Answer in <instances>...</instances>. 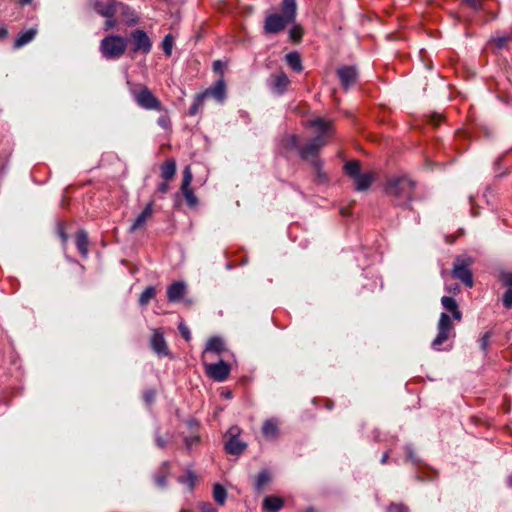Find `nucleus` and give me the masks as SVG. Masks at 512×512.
Masks as SVG:
<instances>
[{"label":"nucleus","mask_w":512,"mask_h":512,"mask_svg":"<svg viewBox=\"0 0 512 512\" xmlns=\"http://www.w3.org/2000/svg\"><path fill=\"white\" fill-rule=\"evenodd\" d=\"M308 126L315 129L316 136L300 149L303 159L315 158L322 147L327 144L328 138L333 134V122L321 117L307 122Z\"/></svg>","instance_id":"nucleus-1"},{"label":"nucleus","mask_w":512,"mask_h":512,"mask_svg":"<svg viewBox=\"0 0 512 512\" xmlns=\"http://www.w3.org/2000/svg\"><path fill=\"white\" fill-rule=\"evenodd\" d=\"M296 8V0H283L282 15H268L264 24L265 32L275 34L282 31L288 24L293 23L296 17Z\"/></svg>","instance_id":"nucleus-2"},{"label":"nucleus","mask_w":512,"mask_h":512,"mask_svg":"<svg viewBox=\"0 0 512 512\" xmlns=\"http://www.w3.org/2000/svg\"><path fill=\"white\" fill-rule=\"evenodd\" d=\"M415 183L407 177L390 178L385 185V192L393 197L398 205L412 200Z\"/></svg>","instance_id":"nucleus-3"},{"label":"nucleus","mask_w":512,"mask_h":512,"mask_svg":"<svg viewBox=\"0 0 512 512\" xmlns=\"http://www.w3.org/2000/svg\"><path fill=\"white\" fill-rule=\"evenodd\" d=\"M345 173L354 180L357 191H366L375 180V174L371 171L361 173L360 162L357 160L348 161L344 165Z\"/></svg>","instance_id":"nucleus-4"},{"label":"nucleus","mask_w":512,"mask_h":512,"mask_svg":"<svg viewBox=\"0 0 512 512\" xmlns=\"http://www.w3.org/2000/svg\"><path fill=\"white\" fill-rule=\"evenodd\" d=\"M127 39L118 35H110L101 40L100 51L107 59H118L126 51Z\"/></svg>","instance_id":"nucleus-5"},{"label":"nucleus","mask_w":512,"mask_h":512,"mask_svg":"<svg viewBox=\"0 0 512 512\" xmlns=\"http://www.w3.org/2000/svg\"><path fill=\"white\" fill-rule=\"evenodd\" d=\"M131 94L137 105L145 110H165L160 100L147 86L141 85L138 89L131 90Z\"/></svg>","instance_id":"nucleus-6"},{"label":"nucleus","mask_w":512,"mask_h":512,"mask_svg":"<svg viewBox=\"0 0 512 512\" xmlns=\"http://www.w3.org/2000/svg\"><path fill=\"white\" fill-rule=\"evenodd\" d=\"M472 263L473 260L470 257L458 256L454 261L451 272L453 278L460 280L464 285L470 288L474 284L473 276L469 268Z\"/></svg>","instance_id":"nucleus-7"},{"label":"nucleus","mask_w":512,"mask_h":512,"mask_svg":"<svg viewBox=\"0 0 512 512\" xmlns=\"http://www.w3.org/2000/svg\"><path fill=\"white\" fill-rule=\"evenodd\" d=\"M437 335L432 341V348L440 350L441 345L449 338L454 337V326L451 317L447 313H441L437 324Z\"/></svg>","instance_id":"nucleus-8"},{"label":"nucleus","mask_w":512,"mask_h":512,"mask_svg":"<svg viewBox=\"0 0 512 512\" xmlns=\"http://www.w3.org/2000/svg\"><path fill=\"white\" fill-rule=\"evenodd\" d=\"M240 433L241 430L238 426H232L229 428L227 432L228 439L225 443V450L227 453L240 455L246 450L247 444L239 439Z\"/></svg>","instance_id":"nucleus-9"},{"label":"nucleus","mask_w":512,"mask_h":512,"mask_svg":"<svg viewBox=\"0 0 512 512\" xmlns=\"http://www.w3.org/2000/svg\"><path fill=\"white\" fill-rule=\"evenodd\" d=\"M206 374L213 380L222 382L227 379L230 373V367L224 361L214 364H207L203 361Z\"/></svg>","instance_id":"nucleus-10"},{"label":"nucleus","mask_w":512,"mask_h":512,"mask_svg":"<svg viewBox=\"0 0 512 512\" xmlns=\"http://www.w3.org/2000/svg\"><path fill=\"white\" fill-rule=\"evenodd\" d=\"M133 41V51L148 54L152 48V42L147 33L143 30L136 29L131 33Z\"/></svg>","instance_id":"nucleus-11"},{"label":"nucleus","mask_w":512,"mask_h":512,"mask_svg":"<svg viewBox=\"0 0 512 512\" xmlns=\"http://www.w3.org/2000/svg\"><path fill=\"white\" fill-rule=\"evenodd\" d=\"M118 1L116 0H93L91 7L100 16L113 18L117 12Z\"/></svg>","instance_id":"nucleus-12"},{"label":"nucleus","mask_w":512,"mask_h":512,"mask_svg":"<svg viewBox=\"0 0 512 512\" xmlns=\"http://www.w3.org/2000/svg\"><path fill=\"white\" fill-rule=\"evenodd\" d=\"M150 345L152 350L159 357H167L170 355V351L168 349L166 340L164 338V334L160 329H153L152 335L150 338Z\"/></svg>","instance_id":"nucleus-13"},{"label":"nucleus","mask_w":512,"mask_h":512,"mask_svg":"<svg viewBox=\"0 0 512 512\" xmlns=\"http://www.w3.org/2000/svg\"><path fill=\"white\" fill-rule=\"evenodd\" d=\"M154 213L153 201L146 204L142 212L136 217L129 228L130 233H134L145 227L146 223L152 218Z\"/></svg>","instance_id":"nucleus-14"},{"label":"nucleus","mask_w":512,"mask_h":512,"mask_svg":"<svg viewBox=\"0 0 512 512\" xmlns=\"http://www.w3.org/2000/svg\"><path fill=\"white\" fill-rule=\"evenodd\" d=\"M201 97H204V99L213 97L218 102L222 103L226 98V85L224 80H217L213 86L201 93Z\"/></svg>","instance_id":"nucleus-15"},{"label":"nucleus","mask_w":512,"mask_h":512,"mask_svg":"<svg viewBox=\"0 0 512 512\" xmlns=\"http://www.w3.org/2000/svg\"><path fill=\"white\" fill-rule=\"evenodd\" d=\"M338 77L345 89H348L357 81V71L354 67L344 66L337 70Z\"/></svg>","instance_id":"nucleus-16"},{"label":"nucleus","mask_w":512,"mask_h":512,"mask_svg":"<svg viewBox=\"0 0 512 512\" xmlns=\"http://www.w3.org/2000/svg\"><path fill=\"white\" fill-rule=\"evenodd\" d=\"M289 83L287 75L281 71L273 74L270 78V87L278 94H282L287 89Z\"/></svg>","instance_id":"nucleus-17"},{"label":"nucleus","mask_w":512,"mask_h":512,"mask_svg":"<svg viewBox=\"0 0 512 512\" xmlns=\"http://www.w3.org/2000/svg\"><path fill=\"white\" fill-rule=\"evenodd\" d=\"M441 304L447 310L452 314V318L456 321L462 320V312L459 309V306L456 302V300L449 296H443L441 298Z\"/></svg>","instance_id":"nucleus-18"},{"label":"nucleus","mask_w":512,"mask_h":512,"mask_svg":"<svg viewBox=\"0 0 512 512\" xmlns=\"http://www.w3.org/2000/svg\"><path fill=\"white\" fill-rule=\"evenodd\" d=\"M186 292V286L182 282H175L167 289V298L170 302H177L181 300Z\"/></svg>","instance_id":"nucleus-19"},{"label":"nucleus","mask_w":512,"mask_h":512,"mask_svg":"<svg viewBox=\"0 0 512 512\" xmlns=\"http://www.w3.org/2000/svg\"><path fill=\"white\" fill-rule=\"evenodd\" d=\"M117 11H120L125 23L128 26L135 25L138 22V16L135 11L122 2H118Z\"/></svg>","instance_id":"nucleus-20"},{"label":"nucleus","mask_w":512,"mask_h":512,"mask_svg":"<svg viewBox=\"0 0 512 512\" xmlns=\"http://www.w3.org/2000/svg\"><path fill=\"white\" fill-rule=\"evenodd\" d=\"M36 34H37V30L35 28H30L26 31L19 33V35L15 39L14 48L18 49V48H21L22 46L28 44L29 42H31L34 39Z\"/></svg>","instance_id":"nucleus-21"},{"label":"nucleus","mask_w":512,"mask_h":512,"mask_svg":"<svg viewBox=\"0 0 512 512\" xmlns=\"http://www.w3.org/2000/svg\"><path fill=\"white\" fill-rule=\"evenodd\" d=\"M223 348H224L223 341L221 338H219V337L210 338L206 343V347H205V350L202 355V360L203 361L205 360L207 353H209V352L220 353L223 350Z\"/></svg>","instance_id":"nucleus-22"},{"label":"nucleus","mask_w":512,"mask_h":512,"mask_svg":"<svg viewBox=\"0 0 512 512\" xmlns=\"http://www.w3.org/2000/svg\"><path fill=\"white\" fill-rule=\"evenodd\" d=\"M262 433L264 437L274 439L278 436V423L274 419H268L263 423Z\"/></svg>","instance_id":"nucleus-23"},{"label":"nucleus","mask_w":512,"mask_h":512,"mask_svg":"<svg viewBox=\"0 0 512 512\" xmlns=\"http://www.w3.org/2000/svg\"><path fill=\"white\" fill-rule=\"evenodd\" d=\"M175 173H176L175 160L169 159L161 165V177L165 181H170L171 179H173Z\"/></svg>","instance_id":"nucleus-24"},{"label":"nucleus","mask_w":512,"mask_h":512,"mask_svg":"<svg viewBox=\"0 0 512 512\" xmlns=\"http://www.w3.org/2000/svg\"><path fill=\"white\" fill-rule=\"evenodd\" d=\"M76 246L83 257L88 254V236L83 230H80L76 234Z\"/></svg>","instance_id":"nucleus-25"},{"label":"nucleus","mask_w":512,"mask_h":512,"mask_svg":"<svg viewBox=\"0 0 512 512\" xmlns=\"http://www.w3.org/2000/svg\"><path fill=\"white\" fill-rule=\"evenodd\" d=\"M263 507L270 512H278L283 507V500L278 497L268 496L263 501Z\"/></svg>","instance_id":"nucleus-26"},{"label":"nucleus","mask_w":512,"mask_h":512,"mask_svg":"<svg viewBox=\"0 0 512 512\" xmlns=\"http://www.w3.org/2000/svg\"><path fill=\"white\" fill-rule=\"evenodd\" d=\"M287 64L296 72L302 71L301 57L297 52H290L286 55Z\"/></svg>","instance_id":"nucleus-27"},{"label":"nucleus","mask_w":512,"mask_h":512,"mask_svg":"<svg viewBox=\"0 0 512 512\" xmlns=\"http://www.w3.org/2000/svg\"><path fill=\"white\" fill-rule=\"evenodd\" d=\"M213 498L219 505H224L227 498L226 489L220 484H215L213 487Z\"/></svg>","instance_id":"nucleus-28"},{"label":"nucleus","mask_w":512,"mask_h":512,"mask_svg":"<svg viewBox=\"0 0 512 512\" xmlns=\"http://www.w3.org/2000/svg\"><path fill=\"white\" fill-rule=\"evenodd\" d=\"M156 295V290L154 287H147L139 297V304L142 306L147 305L151 299H153Z\"/></svg>","instance_id":"nucleus-29"},{"label":"nucleus","mask_w":512,"mask_h":512,"mask_svg":"<svg viewBox=\"0 0 512 512\" xmlns=\"http://www.w3.org/2000/svg\"><path fill=\"white\" fill-rule=\"evenodd\" d=\"M270 481V475L268 471H261L255 480V489L261 491L263 487Z\"/></svg>","instance_id":"nucleus-30"},{"label":"nucleus","mask_w":512,"mask_h":512,"mask_svg":"<svg viewBox=\"0 0 512 512\" xmlns=\"http://www.w3.org/2000/svg\"><path fill=\"white\" fill-rule=\"evenodd\" d=\"M173 46L174 37L172 34H167L162 41V49L167 57H170L172 55Z\"/></svg>","instance_id":"nucleus-31"},{"label":"nucleus","mask_w":512,"mask_h":512,"mask_svg":"<svg viewBox=\"0 0 512 512\" xmlns=\"http://www.w3.org/2000/svg\"><path fill=\"white\" fill-rule=\"evenodd\" d=\"M169 471V464L164 463L161 467V473L154 477V481L157 486L164 487L166 485V477Z\"/></svg>","instance_id":"nucleus-32"},{"label":"nucleus","mask_w":512,"mask_h":512,"mask_svg":"<svg viewBox=\"0 0 512 512\" xmlns=\"http://www.w3.org/2000/svg\"><path fill=\"white\" fill-rule=\"evenodd\" d=\"M179 481L185 485H187V487L192 490L195 486V483H196V476L191 472H187L184 476H181L179 478Z\"/></svg>","instance_id":"nucleus-33"},{"label":"nucleus","mask_w":512,"mask_h":512,"mask_svg":"<svg viewBox=\"0 0 512 512\" xmlns=\"http://www.w3.org/2000/svg\"><path fill=\"white\" fill-rule=\"evenodd\" d=\"M192 180H193L192 171H191L190 167L187 166V167H185V169L183 171V180H182L181 189L191 188L190 185H191Z\"/></svg>","instance_id":"nucleus-34"},{"label":"nucleus","mask_w":512,"mask_h":512,"mask_svg":"<svg viewBox=\"0 0 512 512\" xmlns=\"http://www.w3.org/2000/svg\"><path fill=\"white\" fill-rule=\"evenodd\" d=\"M290 39L294 42L301 40L303 36V29L300 25H294L289 31Z\"/></svg>","instance_id":"nucleus-35"},{"label":"nucleus","mask_w":512,"mask_h":512,"mask_svg":"<svg viewBox=\"0 0 512 512\" xmlns=\"http://www.w3.org/2000/svg\"><path fill=\"white\" fill-rule=\"evenodd\" d=\"M204 100H205L204 97H201V93L198 94L195 97V100H194L193 104L191 105V107L189 109V114L192 115V116L197 114L199 109L202 107V105L204 103Z\"/></svg>","instance_id":"nucleus-36"},{"label":"nucleus","mask_w":512,"mask_h":512,"mask_svg":"<svg viewBox=\"0 0 512 512\" xmlns=\"http://www.w3.org/2000/svg\"><path fill=\"white\" fill-rule=\"evenodd\" d=\"M164 111H165V114L161 115L158 118L157 123L165 131H170L171 130V120H170L169 115L167 114L166 109Z\"/></svg>","instance_id":"nucleus-37"},{"label":"nucleus","mask_w":512,"mask_h":512,"mask_svg":"<svg viewBox=\"0 0 512 512\" xmlns=\"http://www.w3.org/2000/svg\"><path fill=\"white\" fill-rule=\"evenodd\" d=\"M499 279L502 284L508 289H512V272L502 271L499 275Z\"/></svg>","instance_id":"nucleus-38"},{"label":"nucleus","mask_w":512,"mask_h":512,"mask_svg":"<svg viewBox=\"0 0 512 512\" xmlns=\"http://www.w3.org/2000/svg\"><path fill=\"white\" fill-rule=\"evenodd\" d=\"M185 199L187 200V203L190 206H194L197 203V198L193 193V190L191 188L181 189Z\"/></svg>","instance_id":"nucleus-39"},{"label":"nucleus","mask_w":512,"mask_h":512,"mask_svg":"<svg viewBox=\"0 0 512 512\" xmlns=\"http://www.w3.org/2000/svg\"><path fill=\"white\" fill-rule=\"evenodd\" d=\"M491 332H485L479 340L480 347L483 351H487L490 345Z\"/></svg>","instance_id":"nucleus-40"},{"label":"nucleus","mask_w":512,"mask_h":512,"mask_svg":"<svg viewBox=\"0 0 512 512\" xmlns=\"http://www.w3.org/2000/svg\"><path fill=\"white\" fill-rule=\"evenodd\" d=\"M387 512H408V508L402 503H391L387 508Z\"/></svg>","instance_id":"nucleus-41"},{"label":"nucleus","mask_w":512,"mask_h":512,"mask_svg":"<svg viewBox=\"0 0 512 512\" xmlns=\"http://www.w3.org/2000/svg\"><path fill=\"white\" fill-rule=\"evenodd\" d=\"M178 329L181 333V335L183 336V338L186 340V341H190L191 340V333H190V330L189 328L184 324V323H180L179 326H178Z\"/></svg>","instance_id":"nucleus-42"},{"label":"nucleus","mask_w":512,"mask_h":512,"mask_svg":"<svg viewBox=\"0 0 512 512\" xmlns=\"http://www.w3.org/2000/svg\"><path fill=\"white\" fill-rule=\"evenodd\" d=\"M503 305L506 308L512 307V289H508L503 295Z\"/></svg>","instance_id":"nucleus-43"},{"label":"nucleus","mask_w":512,"mask_h":512,"mask_svg":"<svg viewBox=\"0 0 512 512\" xmlns=\"http://www.w3.org/2000/svg\"><path fill=\"white\" fill-rule=\"evenodd\" d=\"M199 509L201 512H217L213 505L208 502L199 503Z\"/></svg>","instance_id":"nucleus-44"},{"label":"nucleus","mask_w":512,"mask_h":512,"mask_svg":"<svg viewBox=\"0 0 512 512\" xmlns=\"http://www.w3.org/2000/svg\"><path fill=\"white\" fill-rule=\"evenodd\" d=\"M463 2L469 7L478 10L482 7L483 0H463Z\"/></svg>","instance_id":"nucleus-45"},{"label":"nucleus","mask_w":512,"mask_h":512,"mask_svg":"<svg viewBox=\"0 0 512 512\" xmlns=\"http://www.w3.org/2000/svg\"><path fill=\"white\" fill-rule=\"evenodd\" d=\"M509 39L510 38L508 36H501V37H496L494 39V42H495L497 47L502 48V47H504L507 44Z\"/></svg>","instance_id":"nucleus-46"},{"label":"nucleus","mask_w":512,"mask_h":512,"mask_svg":"<svg viewBox=\"0 0 512 512\" xmlns=\"http://www.w3.org/2000/svg\"><path fill=\"white\" fill-rule=\"evenodd\" d=\"M155 398V391L148 390L144 393V400L147 404H151Z\"/></svg>","instance_id":"nucleus-47"},{"label":"nucleus","mask_w":512,"mask_h":512,"mask_svg":"<svg viewBox=\"0 0 512 512\" xmlns=\"http://www.w3.org/2000/svg\"><path fill=\"white\" fill-rule=\"evenodd\" d=\"M116 25V21L113 18H107V20L104 23V29L106 31L112 29Z\"/></svg>","instance_id":"nucleus-48"},{"label":"nucleus","mask_w":512,"mask_h":512,"mask_svg":"<svg viewBox=\"0 0 512 512\" xmlns=\"http://www.w3.org/2000/svg\"><path fill=\"white\" fill-rule=\"evenodd\" d=\"M168 189H169L168 181H165L158 186V191L163 194L167 193Z\"/></svg>","instance_id":"nucleus-49"},{"label":"nucleus","mask_w":512,"mask_h":512,"mask_svg":"<svg viewBox=\"0 0 512 512\" xmlns=\"http://www.w3.org/2000/svg\"><path fill=\"white\" fill-rule=\"evenodd\" d=\"M431 121L434 125H438L442 121V116L440 114H433L431 117Z\"/></svg>","instance_id":"nucleus-50"},{"label":"nucleus","mask_w":512,"mask_h":512,"mask_svg":"<svg viewBox=\"0 0 512 512\" xmlns=\"http://www.w3.org/2000/svg\"><path fill=\"white\" fill-rule=\"evenodd\" d=\"M213 70L218 73H222V63L221 61L217 60L213 63Z\"/></svg>","instance_id":"nucleus-51"},{"label":"nucleus","mask_w":512,"mask_h":512,"mask_svg":"<svg viewBox=\"0 0 512 512\" xmlns=\"http://www.w3.org/2000/svg\"><path fill=\"white\" fill-rule=\"evenodd\" d=\"M8 35V29L6 26L2 25L0 26V39L6 38Z\"/></svg>","instance_id":"nucleus-52"},{"label":"nucleus","mask_w":512,"mask_h":512,"mask_svg":"<svg viewBox=\"0 0 512 512\" xmlns=\"http://www.w3.org/2000/svg\"><path fill=\"white\" fill-rule=\"evenodd\" d=\"M156 444H157L160 448H164V447H165L166 442H165V440H164L162 437L158 436V437H156Z\"/></svg>","instance_id":"nucleus-53"},{"label":"nucleus","mask_w":512,"mask_h":512,"mask_svg":"<svg viewBox=\"0 0 512 512\" xmlns=\"http://www.w3.org/2000/svg\"><path fill=\"white\" fill-rule=\"evenodd\" d=\"M59 235H60V237H61V239H62L63 243H66L67 238H68V237H67V235H66V233H65L63 230H61V231L59 232Z\"/></svg>","instance_id":"nucleus-54"},{"label":"nucleus","mask_w":512,"mask_h":512,"mask_svg":"<svg viewBox=\"0 0 512 512\" xmlns=\"http://www.w3.org/2000/svg\"><path fill=\"white\" fill-rule=\"evenodd\" d=\"M388 458H389V454L386 452L382 455V458H381V463L382 464H386L387 461H388Z\"/></svg>","instance_id":"nucleus-55"},{"label":"nucleus","mask_w":512,"mask_h":512,"mask_svg":"<svg viewBox=\"0 0 512 512\" xmlns=\"http://www.w3.org/2000/svg\"><path fill=\"white\" fill-rule=\"evenodd\" d=\"M32 1H33V0H20V3H21L22 5H26V4H30V3H32Z\"/></svg>","instance_id":"nucleus-56"},{"label":"nucleus","mask_w":512,"mask_h":512,"mask_svg":"<svg viewBox=\"0 0 512 512\" xmlns=\"http://www.w3.org/2000/svg\"><path fill=\"white\" fill-rule=\"evenodd\" d=\"M313 164H314L316 167H318V166L320 165V162H319V160L314 159V160H313Z\"/></svg>","instance_id":"nucleus-57"},{"label":"nucleus","mask_w":512,"mask_h":512,"mask_svg":"<svg viewBox=\"0 0 512 512\" xmlns=\"http://www.w3.org/2000/svg\"><path fill=\"white\" fill-rule=\"evenodd\" d=\"M307 512H315L312 508H309Z\"/></svg>","instance_id":"nucleus-58"},{"label":"nucleus","mask_w":512,"mask_h":512,"mask_svg":"<svg viewBox=\"0 0 512 512\" xmlns=\"http://www.w3.org/2000/svg\"><path fill=\"white\" fill-rule=\"evenodd\" d=\"M292 140H293V142L295 143V141H296L295 136H292Z\"/></svg>","instance_id":"nucleus-59"},{"label":"nucleus","mask_w":512,"mask_h":512,"mask_svg":"<svg viewBox=\"0 0 512 512\" xmlns=\"http://www.w3.org/2000/svg\"><path fill=\"white\" fill-rule=\"evenodd\" d=\"M509 481H510V484H512V477L510 478V480H509Z\"/></svg>","instance_id":"nucleus-60"},{"label":"nucleus","mask_w":512,"mask_h":512,"mask_svg":"<svg viewBox=\"0 0 512 512\" xmlns=\"http://www.w3.org/2000/svg\"><path fill=\"white\" fill-rule=\"evenodd\" d=\"M181 512H185V511H181Z\"/></svg>","instance_id":"nucleus-61"}]
</instances>
